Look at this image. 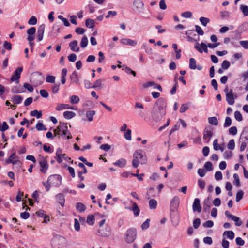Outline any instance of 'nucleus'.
Wrapping results in <instances>:
<instances>
[{
  "instance_id": "1",
  "label": "nucleus",
  "mask_w": 248,
  "mask_h": 248,
  "mask_svg": "<svg viewBox=\"0 0 248 248\" xmlns=\"http://www.w3.org/2000/svg\"><path fill=\"white\" fill-rule=\"evenodd\" d=\"M166 100L163 98L157 100L152 112L153 119L159 121L166 114Z\"/></svg>"
},
{
  "instance_id": "2",
  "label": "nucleus",
  "mask_w": 248,
  "mask_h": 248,
  "mask_svg": "<svg viewBox=\"0 0 248 248\" xmlns=\"http://www.w3.org/2000/svg\"><path fill=\"white\" fill-rule=\"evenodd\" d=\"M147 162V157L145 153L142 150L135 151L133 154V160L132 165L133 168H137L140 164H144Z\"/></svg>"
},
{
  "instance_id": "3",
  "label": "nucleus",
  "mask_w": 248,
  "mask_h": 248,
  "mask_svg": "<svg viewBox=\"0 0 248 248\" xmlns=\"http://www.w3.org/2000/svg\"><path fill=\"white\" fill-rule=\"evenodd\" d=\"M44 79V76L42 73L40 72H35L31 75V82H32L35 86L42 84Z\"/></svg>"
},
{
  "instance_id": "4",
  "label": "nucleus",
  "mask_w": 248,
  "mask_h": 248,
  "mask_svg": "<svg viewBox=\"0 0 248 248\" xmlns=\"http://www.w3.org/2000/svg\"><path fill=\"white\" fill-rule=\"evenodd\" d=\"M57 130H58V132L62 133L61 135L62 136H65L67 135V139H70L72 138L71 133L68 130L67 123L60 122L59 126L57 127V129H54V132H56Z\"/></svg>"
},
{
  "instance_id": "5",
  "label": "nucleus",
  "mask_w": 248,
  "mask_h": 248,
  "mask_svg": "<svg viewBox=\"0 0 248 248\" xmlns=\"http://www.w3.org/2000/svg\"><path fill=\"white\" fill-rule=\"evenodd\" d=\"M137 237V230L134 228L128 229L125 234V241L127 243H132Z\"/></svg>"
},
{
  "instance_id": "6",
  "label": "nucleus",
  "mask_w": 248,
  "mask_h": 248,
  "mask_svg": "<svg viewBox=\"0 0 248 248\" xmlns=\"http://www.w3.org/2000/svg\"><path fill=\"white\" fill-rule=\"evenodd\" d=\"M48 182L51 186L58 187L62 184V177L60 175L55 174L50 175L48 178Z\"/></svg>"
},
{
  "instance_id": "7",
  "label": "nucleus",
  "mask_w": 248,
  "mask_h": 248,
  "mask_svg": "<svg viewBox=\"0 0 248 248\" xmlns=\"http://www.w3.org/2000/svg\"><path fill=\"white\" fill-rule=\"evenodd\" d=\"M23 71V67H19L15 71L13 75L11 76L10 80L11 82L15 81L16 83L19 82V79L22 72Z\"/></svg>"
},
{
  "instance_id": "8",
  "label": "nucleus",
  "mask_w": 248,
  "mask_h": 248,
  "mask_svg": "<svg viewBox=\"0 0 248 248\" xmlns=\"http://www.w3.org/2000/svg\"><path fill=\"white\" fill-rule=\"evenodd\" d=\"M180 199L178 196H174L170 202V210L175 212L179 207Z\"/></svg>"
},
{
  "instance_id": "9",
  "label": "nucleus",
  "mask_w": 248,
  "mask_h": 248,
  "mask_svg": "<svg viewBox=\"0 0 248 248\" xmlns=\"http://www.w3.org/2000/svg\"><path fill=\"white\" fill-rule=\"evenodd\" d=\"M134 10L141 12L144 9V3L141 0H134L133 1Z\"/></svg>"
},
{
  "instance_id": "10",
  "label": "nucleus",
  "mask_w": 248,
  "mask_h": 248,
  "mask_svg": "<svg viewBox=\"0 0 248 248\" xmlns=\"http://www.w3.org/2000/svg\"><path fill=\"white\" fill-rule=\"evenodd\" d=\"M207 45H206L203 42H202L200 45L198 42H197L194 46V48L200 53H202L203 52L205 53L208 52Z\"/></svg>"
},
{
  "instance_id": "11",
  "label": "nucleus",
  "mask_w": 248,
  "mask_h": 248,
  "mask_svg": "<svg viewBox=\"0 0 248 248\" xmlns=\"http://www.w3.org/2000/svg\"><path fill=\"white\" fill-rule=\"evenodd\" d=\"M39 163L41 167L40 169V171L44 173H46L48 168V165L47 160L45 158H42L39 160Z\"/></svg>"
},
{
  "instance_id": "12",
  "label": "nucleus",
  "mask_w": 248,
  "mask_h": 248,
  "mask_svg": "<svg viewBox=\"0 0 248 248\" xmlns=\"http://www.w3.org/2000/svg\"><path fill=\"white\" fill-rule=\"evenodd\" d=\"M212 130L210 128H205L203 132V139L206 141L207 143H209L210 141V139L213 136Z\"/></svg>"
},
{
  "instance_id": "13",
  "label": "nucleus",
  "mask_w": 248,
  "mask_h": 248,
  "mask_svg": "<svg viewBox=\"0 0 248 248\" xmlns=\"http://www.w3.org/2000/svg\"><path fill=\"white\" fill-rule=\"evenodd\" d=\"M226 100L228 104L232 105L235 102V98L233 94L232 90H230L229 93L226 95Z\"/></svg>"
},
{
  "instance_id": "14",
  "label": "nucleus",
  "mask_w": 248,
  "mask_h": 248,
  "mask_svg": "<svg viewBox=\"0 0 248 248\" xmlns=\"http://www.w3.org/2000/svg\"><path fill=\"white\" fill-rule=\"evenodd\" d=\"M192 208L194 212L197 211L200 213L202 211V206L200 203V200L198 198H195L194 200Z\"/></svg>"
},
{
  "instance_id": "15",
  "label": "nucleus",
  "mask_w": 248,
  "mask_h": 248,
  "mask_svg": "<svg viewBox=\"0 0 248 248\" xmlns=\"http://www.w3.org/2000/svg\"><path fill=\"white\" fill-rule=\"evenodd\" d=\"M45 24H42L39 26L37 33V38L38 41H41V40H42L45 31Z\"/></svg>"
},
{
  "instance_id": "16",
  "label": "nucleus",
  "mask_w": 248,
  "mask_h": 248,
  "mask_svg": "<svg viewBox=\"0 0 248 248\" xmlns=\"http://www.w3.org/2000/svg\"><path fill=\"white\" fill-rule=\"evenodd\" d=\"M121 43L124 45H129L131 46H135L137 44L136 41L128 38H124L121 39Z\"/></svg>"
},
{
  "instance_id": "17",
  "label": "nucleus",
  "mask_w": 248,
  "mask_h": 248,
  "mask_svg": "<svg viewBox=\"0 0 248 248\" xmlns=\"http://www.w3.org/2000/svg\"><path fill=\"white\" fill-rule=\"evenodd\" d=\"M64 109H76L74 106H71L69 104H59L56 108V109L58 111H60Z\"/></svg>"
},
{
  "instance_id": "18",
  "label": "nucleus",
  "mask_w": 248,
  "mask_h": 248,
  "mask_svg": "<svg viewBox=\"0 0 248 248\" xmlns=\"http://www.w3.org/2000/svg\"><path fill=\"white\" fill-rule=\"evenodd\" d=\"M69 47L72 51L78 52L79 51V47L78 46V42L77 40H74L69 43Z\"/></svg>"
},
{
  "instance_id": "19",
  "label": "nucleus",
  "mask_w": 248,
  "mask_h": 248,
  "mask_svg": "<svg viewBox=\"0 0 248 248\" xmlns=\"http://www.w3.org/2000/svg\"><path fill=\"white\" fill-rule=\"evenodd\" d=\"M56 200L57 202L62 206L63 207L65 203V198L64 195L62 193H59L56 195Z\"/></svg>"
},
{
  "instance_id": "20",
  "label": "nucleus",
  "mask_w": 248,
  "mask_h": 248,
  "mask_svg": "<svg viewBox=\"0 0 248 248\" xmlns=\"http://www.w3.org/2000/svg\"><path fill=\"white\" fill-rule=\"evenodd\" d=\"M131 202L132 203V207L131 208H128V210L132 211L135 216H139L140 213V208L136 202Z\"/></svg>"
},
{
  "instance_id": "21",
  "label": "nucleus",
  "mask_w": 248,
  "mask_h": 248,
  "mask_svg": "<svg viewBox=\"0 0 248 248\" xmlns=\"http://www.w3.org/2000/svg\"><path fill=\"white\" fill-rule=\"evenodd\" d=\"M223 237L224 238L232 240L234 237V233L232 231H225L223 233Z\"/></svg>"
},
{
  "instance_id": "22",
  "label": "nucleus",
  "mask_w": 248,
  "mask_h": 248,
  "mask_svg": "<svg viewBox=\"0 0 248 248\" xmlns=\"http://www.w3.org/2000/svg\"><path fill=\"white\" fill-rule=\"evenodd\" d=\"M211 207L210 198L208 197L204 200L203 204V209L205 212H208Z\"/></svg>"
},
{
  "instance_id": "23",
  "label": "nucleus",
  "mask_w": 248,
  "mask_h": 248,
  "mask_svg": "<svg viewBox=\"0 0 248 248\" xmlns=\"http://www.w3.org/2000/svg\"><path fill=\"white\" fill-rule=\"evenodd\" d=\"M126 160L124 158H121L117 160L113 164L115 166H118L120 168H123L125 166L126 164Z\"/></svg>"
},
{
  "instance_id": "24",
  "label": "nucleus",
  "mask_w": 248,
  "mask_h": 248,
  "mask_svg": "<svg viewBox=\"0 0 248 248\" xmlns=\"http://www.w3.org/2000/svg\"><path fill=\"white\" fill-rule=\"evenodd\" d=\"M96 111L95 110H89L87 111L86 113V116L89 122H91L93 120V116L95 115Z\"/></svg>"
},
{
  "instance_id": "25",
  "label": "nucleus",
  "mask_w": 248,
  "mask_h": 248,
  "mask_svg": "<svg viewBox=\"0 0 248 248\" xmlns=\"http://www.w3.org/2000/svg\"><path fill=\"white\" fill-rule=\"evenodd\" d=\"M23 100V97L18 95H16L13 96L11 98V101L17 104H19L22 102Z\"/></svg>"
},
{
  "instance_id": "26",
  "label": "nucleus",
  "mask_w": 248,
  "mask_h": 248,
  "mask_svg": "<svg viewBox=\"0 0 248 248\" xmlns=\"http://www.w3.org/2000/svg\"><path fill=\"white\" fill-rule=\"evenodd\" d=\"M76 116V113L73 111H66L63 113V116L66 119H70Z\"/></svg>"
},
{
  "instance_id": "27",
  "label": "nucleus",
  "mask_w": 248,
  "mask_h": 248,
  "mask_svg": "<svg viewBox=\"0 0 248 248\" xmlns=\"http://www.w3.org/2000/svg\"><path fill=\"white\" fill-rule=\"evenodd\" d=\"M79 97L76 95H73L70 97V102L72 104H77L79 102Z\"/></svg>"
},
{
  "instance_id": "28",
  "label": "nucleus",
  "mask_w": 248,
  "mask_h": 248,
  "mask_svg": "<svg viewBox=\"0 0 248 248\" xmlns=\"http://www.w3.org/2000/svg\"><path fill=\"white\" fill-rule=\"evenodd\" d=\"M30 115L33 117H36L37 119L40 118L42 116L41 111H38L36 109L31 111Z\"/></svg>"
},
{
  "instance_id": "29",
  "label": "nucleus",
  "mask_w": 248,
  "mask_h": 248,
  "mask_svg": "<svg viewBox=\"0 0 248 248\" xmlns=\"http://www.w3.org/2000/svg\"><path fill=\"white\" fill-rule=\"evenodd\" d=\"M77 210L79 212H83L85 211L86 207L84 204L81 202H78L76 205Z\"/></svg>"
},
{
  "instance_id": "30",
  "label": "nucleus",
  "mask_w": 248,
  "mask_h": 248,
  "mask_svg": "<svg viewBox=\"0 0 248 248\" xmlns=\"http://www.w3.org/2000/svg\"><path fill=\"white\" fill-rule=\"evenodd\" d=\"M213 147L215 150H220L221 151L224 150L223 147L218 144V140L217 139H215L213 141Z\"/></svg>"
},
{
  "instance_id": "31",
  "label": "nucleus",
  "mask_w": 248,
  "mask_h": 248,
  "mask_svg": "<svg viewBox=\"0 0 248 248\" xmlns=\"http://www.w3.org/2000/svg\"><path fill=\"white\" fill-rule=\"evenodd\" d=\"M70 78L72 82H75L76 84H78V74L76 71H74L70 76Z\"/></svg>"
},
{
  "instance_id": "32",
  "label": "nucleus",
  "mask_w": 248,
  "mask_h": 248,
  "mask_svg": "<svg viewBox=\"0 0 248 248\" xmlns=\"http://www.w3.org/2000/svg\"><path fill=\"white\" fill-rule=\"evenodd\" d=\"M123 70H124L125 71V72H126L127 74H132L134 76H136V72L132 70L131 68H130L128 66H127L125 65H124L123 66Z\"/></svg>"
},
{
  "instance_id": "33",
  "label": "nucleus",
  "mask_w": 248,
  "mask_h": 248,
  "mask_svg": "<svg viewBox=\"0 0 248 248\" xmlns=\"http://www.w3.org/2000/svg\"><path fill=\"white\" fill-rule=\"evenodd\" d=\"M157 201L155 199H151L149 202V206L150 209H155L157 207Z\"/></svg>"
},
{
  "instance_id": "34",
  "label": "nucleus",
  "mask_w": 248,
  "mask_h": 248,
  "mask_svg": "<svg viewBox=\"0 0 248 248\" xmlns=\"http://www.w3.org/2000/svg\"><path fill=\"white\" fill-rule=\"evenodd\" d=\"M94 21L91 19H87L85 21V25L87 28L92 29L94 27Z\"/></svg>"
},
{
  "instance_id": "35",
  "label": "nucleus",
  "mask_w": 248,
  "mask_h": 248,
  "mask_svg": "<svg viewBox=\"0 0 248 248\" xmlns=\"http://www.w3.org/2000/svg\"><path fill=\"white\" fill-rule=\"evenodd\" d=\"M189 68L191 69H196V61L194 58H190L189 59Z\"/></svg>"
},
{
  "instance_id": "36",
  "label": "nucleus",
  "mask_w": 248,
  "mask_h": 248,
  "mask_svg": "<svg viewBox=\"0 0 248 248\" xmlns=\"http://www.w3.org/2000/svg\"><path fill=\"white\" fill-rule=\"evenodd\" d=\"M240 9L244 16H248V6L242 4L240 6Z\"/></svg>"
},
{
  "instance_id": "37",
  "label": "nucleus",
  "mask_w": 248,
  "mask_h": 248,
  "mask_svg": "<svg viewBox=\"0 0 248 248\" xmlns=\"http://www.w3.org/2000/svg\"><path fill=\"white\" fill-rule=\"evenodd\" d=\"M88 43V38L86 36L82 37L80 42V46L82 48H85L87 46Z\"/></svg>"
},
{
  "instance_id": "38",
  "label": "nucleus",
  "mask_w": 248,
  "mask_h": 248,
  "mask_svg": "<svg viewBox=\"0 0 248 248\" xmlns=\"http://www.w3.org/2000/svg\"><path fill=\"white\" fill-rule=\"evenodd\" d=\"M208 120L209 123L214 125L216 126L218 124V120L216 117H209Z\"/></svg>"
},
{
  "instance_id": "39",
  "label": "nucleus",
  "mask_w": 248,
  "mask_h": 248,
  "mask_svg": "<svg viewBox=\"0 0 248 248\" xmlns=\"http://www.w3.org/2000/svg\"><path fill=\"white\" fill-rule=\"evenodd\" d=\"M36 128L38 131H46L47 130L46 127L43 124V123L41 122H39L37 124Z\"/></svg>"
},
{
  "instance_id": "40",
  "label": "nucleus",
  "mask_w": 248,
  "mask_h": 248,
  "mask_svg": "<svg viewBox=\"0 0 248 248\" xmlns=\"http://www.w3.org/2000/svg\"><path fill=\"white\" fill-rule=\"evenodd\" d=\"M199 20L201 24L205 27L206 26L207 24L210 22L209 18L204 17H201L199 19Z\"/></svg>"
},
{
  "instance_id": "41",
  "label": "nucleus",
  "mask_w": 248,
  "mask_h": 248,
  "mask_svg": "<svg viewBox=\"0 0 248 248\" xmlns=\"http://www.w3.org/2000/svg\"><path fill=\"white\" fill-rule=\"evenodd\" d=\"M204 168L207 171H211L213 170V165L211 162H206L204 165Z\"/></svg>"
},
{
  "instance_id": "42",
  "label": "nucleus",
  "mask_w": 248,
  "mask_h": 248,
  "mask_svg": "<svg viewBox=\"0 0 248 248\" xmlns=\"http://www.w3.org/2000/svg\"><path fill=\"white\" fill-rule=\"evenodd\" d=\"M95 221V218L93 215H89L87 218V223L90 225H93Z\"/></svg>"
},
{
  "instance_id": "43",
  "label": "nucleus",
  "mask_w": 248,
  "mask_h": 248,
  "mask_svg": "<svg viewBox=\"0 0 248 248\" xmlns=\"http://www.w3.org/2000/svg\"><path fill=\"white\" fill-rule=\"evenodd\" d=\"M16 153L15 152L13 153L6 160L5 162L7 164L11 163L13 162V160L16 158Z\"/></svg>"
},
{
  "instance_id": "44",
  "label": "nucleus",
  "mask_w": 248,
  "mask_h": 248,
  "mask_svg": "<svg viewBox=\"0 0 248 248\" xmlns=\"http://www.w3.org/2000/svg\"><path fill=\"white\" fill-rule=\"evenodd\" d=\"M37 23V18L34 16H32L29 20L28 23L31 25H36Z\"/></svg>"
},
{
  "instance_id": "45",
  "label": "nucleus",
  "mask_w": 248,
  "mask_h": 248,
  "mask_svg": "<svg viewBox=\"0 0 248 248\" xmlns=\"http://www.w3.org/2000/svg\"><path fill=\"white\" fill-rule=\"evenodd\" d=\"M232 220L235 222V225L237 226H240L242 224V221L240 220L239 217L236 216H234L232 218Z\"/></svg>"
},
{
  "instance_id": "46",
  "label": "nucleus",
  "mask_w": 248,
  "mask_h": 248,
  "mask_svg": "<svg viewBox=\"0 0 248 248\" xmlns=\"http://www.w3.org/2000/svg\"><path fill=\"white\" fill-rule=\"evenodd\" d=\"M232 124V119L230 117H226L224 123V127H228Z\"/></svg>"
},
{
  "instance_id": "47",
  "label": "nucleus",
  "mask_w": 248,
  "mask_h": 248,
  "mask_svg": "<svg viewBox=\"0 0 248 248\" xmlns=\"http://www.w3.org/2000/svg\"><path fill=\"white\" fill-rule=\"evenodd\" d=\"M11 91L12 93H22L23 92L22 88H21L20 87L18 86H15L13 87L11 89Z\"/></svg>"
},
{
  "instance_id": "48",
  "label": "nucleus",
  "mask_w": 248,
  "mask_h": 248,
  "mask_svg": "<svg viewBox=\"0 0 248 248\" xmlns=\"http://www.w3.org/2000/svg\"><path fill=\"white\" fill-rule=\"evenodd\" d=\"M198 185L201 190H203L205 188V183L203 180L200 179L198 180Z\"/></svg>"
},
{
  "instance_id": "49",
  "label": "nucleus",
  "mask_w": 248,
  "mask_h": 248,
  "mask_svg": "<svg viewBox=\"0 0 248 248\" xmlns=\"http://www.w3.org/2000/svg\"><path fill=\"white\" fill-rule=\"evenodd\" d=\"M234 117L238 121H241L243 120L242 115L239 111H236L234 112Z\"/></svg>"
},
{
  "instance_id": "50",
  "label": "nucleus",
  "mask_w": 248,
  "mask_h": 248,
  "mask_svg": "<svg viewBox=\"0 0 248 248\" xmlns=\"http://www.w3.org/2000/svg\"><path fill=\"white\" fill-rule=\"evenodd\" d=\"M229 133L232 135H236L237 133V129L236 126H232L229 129Z\"/></svg>"
},
{
  "instance_id": "51",
  "label": "nucleus",
  "mask_w": 248,
  "mask_h": 248,
  "mask_svg": "<svg viewBox=\"0 0 248 248\" xmlns=\"http://www.w3.org/2000/svg\"><path fill=\"white\" fill-rule=\"evenodd\" d=\"M227 147L229 149H230V150H233L234 149L235 141L233 139H232L229 141V142L227 145Z\"/></svg>"
},
{
  "instance_id": "52",
  "label": "nucleus",
  "mask_w": 248,
  "mask_h": 248,
  "mask_svg": "<svg viewBox=\"0 0 248 248\" xmlns=\"http://www.w3.org/2000/svg\"><path fill=\"white\" fill-rule=\"evenodd\" d=\"M195 31L198 35L202 36L204 34V31L201 27L198 25H195Z\"/></svg>"
},
{
  "instance_id": "53",
  "label": "nucleus",
  "mask_w": 248,
  "mask_h": 248,
  "mask_svg": "<svg viewBox=\"0 0 248 248\" xmlns=\"http://www.w3.org/2000/svg\"><path fill=\"white\" fill-rule=\"evenodd\" d=\"M55 80V77L54 76L48 75L46 78V82L47 83H53Z\"/></svg>"
},
{
  "instance_id": "54",
  "label": "nucleus",
  "mask_w": 248,
  "mask_h": 248,
  "mask_svg": "<svg viewBox=\"0 0 248 248\" xmlns=\"http://www.w3.org/2000/svg\"><path fill=\"white\" fill-rule=\"evenodd\" d=\"M230 66V63L228 61L224 60L223 61L221 67L223 69H227Z\"/></svg>"
},
{
  "instance_id": "55",
  "label": "nucleus",
  "mask_w": 248,
  "mask_h": 248,
  "mask_svg": "<svg viewBox=\"0 0 248 248\" xmlns=\"http://www.w3.org/2000/svg\"><path fill=\"white\" fill-rule=\"evenodd\" d=\"M188 105L187 104H182L180 108V113H184L186 110H187L188 109Z\"/></svg>"
},
{
  "instance_id": "56",
  "label": "nucleus",
  "mask_w": 248,
  "mask_h": 248,
  "mask_svg": "<svg viewBox=\"0 0 248 248\" xmlns=\"http://www.w3.org/2000/svg\"><path fill=\"white\" fill-rule=\"evenodd\" d=\"M124 137L128 140H131V130L129 129H127L124 134Z\"/></svg>"
},
{
  "instance_id": "57",
  "label": "nucleus",
  "mask_w": 248,
  "mask_h": 248,
  "mask_svg": "<svg viewBox=\"0 0 248 248\" xmlns=\"http://www.w3.org/2000/svg\"><path fill=\"white\" fill-rule=\"evenodd\" d=\"M233 177L234 179V184L237 186H240V180L239 175L237 173H235L233 175Z\"/></svg>"
},
{
  "instance_id": "58",
  "label": "nucleus",
  "mask_w": 248,
  "mask_h": 248,
  "mask_svg": "<svg viewBox=\"0 0 248 248\" xmlns=\"http://www.w3.org/2000/svg\"><path fill=\"white\" fill-rule=\"evenodd\" d=\"M60 83L55 84L52 87V91L53 93H57L59 90Z\"/></svg>"
},
{
  "instance_id": "59",
  "label": "nucleus",
  "mask_w": 248,
  "mask_h": 248,
  "mask_svg": "<svg viewBox=\"0 0 248 248\" xmlns=\"http://www.w3.org/2000/svg\"><path fill=\"white\" fill-rule=\"evenodd\" d=\"M215 178L217 181H219L222 179V174L221 171H218L216 172L215 174Z\"/></svg>"
},
{
  "instance_id": "60",
  "label": "nucleus",
  "mask_w": 248,
  "mask_h": 248,
  "mask_svg": "<svg viewBox=\"0 0 248 248\" xmlns=\"http://www.w3.org/2000/svg\"><path fill=\"white\" fill-rule=\"evenodd\" d=\"M9 128V126L8 125L7 123L6 122H3L2 123V125L1 126L0 125V131L2 132H4L7 130Z\"/></svg>"
},
{
  "instance_id": "61",
  "label": "nucleus",
  "mask_w": 248,
  "mask_h": 248,
  "mask_svg": "<svg viewBox=\"0 0 248 248\" xmlns=\"http://www.w3.org/2000/svg\"><path fill=\"white\" fill-rule=\"evenodd\" d=\"M200 224H201V220L200 218H196L193 220V227L195 229H197L200 225Z\"/></svg>"
},
{
  "instance_id": "62",
  "label": "nucleus",
  "mask_w": 248,
  "mask_h": 248,
  "mask_svg": "<svg viewBox=\"0 0 248 248\" xmlns=\"http://www.w3.org/2000/svg\"><path fill=\"white\" fill-rule=\"evenodd\" d=\"M243 194L244 193L242 190L239 191L237 193L236 196V201L237 202H239L242 199Z\"/></svg>"
},
{
  "instance_id": "63",
  "label": "nucleus",
  "mask_w": 248,
  "mask_h": 248,
  "mask_svg": "<svg viewBox=\"0 0 248 248\" xmlns=\"http://www.w3.org/2000/svg\"><path fill=\"white\" fill-rule=\"evenodd\" d=\"M181 16L184 18H190L192 17V14L190 11H186L182 13Z\"/></svg>"
},
{
  "instance_id": "64",
  "label": "nucleus",
  "mask_w": 248,
  "mask_h": 248,
  "mask_svg": "<svg viewBox=\"0 0 248 248\" xmlns=\"http://www.w3.org/2000/svg\"><path fill=\"white\" fill-rule=\"evenodd\" d=\"M36 214L37 216L43 218L45 217L46 216L45 211L43 210H38L36 212Z\"/></svg>"
}]
</instances>
